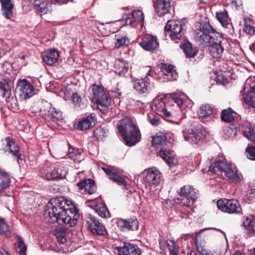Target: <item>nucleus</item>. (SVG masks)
<instances>
[{
    "label": "nucleus",
    "mask_w": 255,
    "mask_h": 255,
    "mask_svg": "<svg viewBox=\"0 0 255 255\" xmlns=\"http://www.w3.org/2000/svg\"><path fill=\"white\" fill-rule=\"evenodd\" d=\"M188 97L183 93H173L169 99L156 97L152 102L151 110L162 117H176L185 107L191 106Z\"/></svg>",
    "instance_id": "nucleus-1"
},
{
    "label": "nucleus",
    "mask_w": 255,
    "mask_h": 255,
    "mask_svg": "<svg viewBox=\"0 0 255 255\" xmlns=\"http://www.w3.org/2000/svg\"><path fill=\"white\" fill-rule=\"evenodd\" d=\"M72 204L71 200L63 197L51 199L48 204L47 212L49 217L54 218L60 225L72 227L77 224V215H73L69 207Z\"/></svg>",
    "instance_id": "nucleus-2"
},
{
    "label": "nucleus",
    "mask_w": 255,
    "mask_h": 255,
    "mask_svg": "<svg viewBox=\"0 0 255 255\" xmlns=\"http://www.w3.org/2000/svg\"><path fill=\"white\" fill-rule=\"evenodd\" d=\"M117 126L127 145L131 146L138 142L140 139L139 131L133 119L126 117L120 121V124Z\"/></svg>",
    "instance_id": "nucleus-3"
},
{
    "label": "nucleus",
    "mask_w": 255,
    "mask_h": 255,
    "mask_svg": "<svg viewBox=\"0 0 255 255\" xmlns=\"http://www.w3.org/2000/svg\"><path fill=\"white\" fill-rule=\"evenodd\" d=\"M209 171L216 174L220 173L223 178L228 179L235 183L240 181L236 167L226 159L217 160L212 163L209 167Z\"/></svg>",
    "instance_id": "nucleus-4"
},
{
    "label": "nucleus",
    "mask_w": 255,
    "mask_h": 255,
    "mask_svg": "<svg viewBox=\"0 0 255 255\" xmlns=\"http://www.w3.org/2000/svg\"><path fill=\"white\" fill-rule=\"evenodd\" d=\"M179 197L175 199V202L183 206L190 207L197 200V190L190 185H184L178 190Z\"/></svg>",
    "instance_id": "nucleus-5"
},
{
    "label": "nucleus",
    "mask_w": 255,
    "mask_h": 255,
    "mask_svg": "<svg viewBox=\"0 0 255 255\" xmlns=\"http://www.w3.org/2000/svg\"><path fill=\"white\" fill-rule=\"evenodd\" d=\"M146 188L150 192L157 189L162 182L161 173L155 168H149L144 171Z\"/></svg>",
    "instance_id": "nucleus-6"
},
{
    "label": "nucleus",
    "mask_w": 255,
    "mask_h": 255,
    "mask_svg": "<svg viewBox=\"0 0 255 255\" xmlns=\"http://www.w3.org/2000/svg\"><path fill=\"white\" fill-rule=\"evenodd\" d=\"M182 25L178 20H168L165 26L166 36H168L171 39L178 42L182 37Z\"/></svg>",
    "instance_id": "nucleus-7"
},
{
    "label": "nucleus",
    "mask_w": 255,
    "mask_h": 255,
    "mask_svg": "<svg viewBox=\"0 0 255 255\" xmlns=\"http://www.w3.org/2000/svg\"><path fill=\"white\" fill-rule=\"evenodd\" d=\"M93 102L100 107H107L110 105L111 98L108 96L104 90L103 87L97 85H93Z\"/></svg>",
    "instance_id": "nucleus-8"
},
{
    "label": "nucleus",
    "mask_w": 255,
    "mask_h": 255,
    "mask_svg": "<svg viewBox=\"0 0 255 255\" xmlns=\"http://www.w3.org/2000/svg\"><path fill=\"white\" fill-rule=\"evenodd\" d=\"M219 209L228 213L238 214L241 212V208L239 201L235 199H220L217 202Z\"/></svg>",
    "instance_id": "nucleus-9"
},
{
    "label": "nucleus",
    "mask_w": 255,
    "mask_h": 255,
    "mask_svg": "<svg viewBox=\"0 0 255 255\" xmlns=\"http://www.w3.org/2000/svg\"><path fill=\"white\" fill-rule=\"evenodd\" d=\"M184 139L189 142L197 144L198 142L202 140L206 135L205 129L201 127H199L195 130L190 129H186L182 131Z\"/></svg>",
    "instance_id": "nucleus-10"
},
{
    "label": "nucleus",
    "mask_w": 255,
    "mask_h": 255,
    "mask_svg": "<svg viewBox=\"0 0 255 255\" xmlns=\"http://www.w3.org/2000/svg\"><path fill=\"white\" fill-rule=\"evenodd\" d=\"M67 170L61 165L51 166L45 172V178L48 180H54L65 177Z\"/></svg>",
    "instance_id": "nucleus-11"
},
{
    "label": "nucleus",
    "mask_w": 255,
    "mask_h": 255,
    "mask_svg": "<svg viewBox=\"0 0 255 255\" xmlns=\"http://www.w3.org/2000/svg\"><path fill=\"white\" fill-rule=\"evenodd\" d=\"M17 89L19 91L20 96L22 98L27 99L32 97L34 94V88L26 79H19L17 82Z\"/></svg>",
    "instance_id": "nucleus-12"
},
{
    "label": "nucleus",
    "mask_w": 255,
    "mask_h": 255,
    "mask_svg": "<svg viewBox=\"0 0 255 255\" xmlns=\"http://www.w3.org/2000/svg\"><path fill=\"white\" fill-rule=\"evenodd\" d=\"M88 227L93 234L105 235L107 231L103 225L94 216H90L87 220Z\"/></svg>",
    "instance_id": "nucleus-13"
},
{
    "label": "nucleus",
    "mask_w": 255,
    "mask_h": 255,
    "mask_svg": "<svg viewBox=\"0 0 255 255\" xmlns=\"http://www.w3.org/2000/svg\"><path fill=\"white\" fill-rule=\"evenodd\" d=\"M116 255H140V250L135 245L126 243L122 247H116L114 249Z\"/></svg>",
    "instance_id": "nucleus-14"
},
{
    "label": "nucleus",
    "mask_w": 255,
    "mask_h": 255,
    "mask_svg": "<svg viewBox=\"0 0 255 255\" xmlns=\"http://www.w3.org/2000/svg\"><path fill=\"white\" fill-rule=\"evenodd\" d=\"M139 43L144 50L148 51L155 50L158 46L156 37L149 34L144 35Z\"/></svg>",
    "instance_id": "nucleus-15"
},
{
    "label": "nucleus",
    "mask_w": 255,
    "mask_h": 255,
    "mask_svg": "<svg viewBox=\"0 0 255 255\" xmlns=\"http://www.w3.org/2000/svg\"><path fill=\"white\" fill-rule=\"evenodd\" d=\"M195 31L194 38L199 45H206L207 40V24L206 22H200Z\"/></svg>",
    "instance_id": "nucleus-16"
},
{
    "label": "nucleus",
    "mask_w": 255,
    "mask_h": 255,
    "mask_svg": "<svg viewBox=\"0 0 255 255\" xmlns=\"http://www.w3.org/2000/svg\"><path fill=\"white\" fill-rule=\"evenodd\" d=\"M97 122L96 115L91 114L85 118L80 120L75 126L77 129L80 130H84L95 126Z\"/></svg>",
    "instance_id": "nucleus-17"
},
{
    "label": "nucleus",
    "mask_w": 255,
    "mask_h": 255,
    "mask_svg": "<svg viewBox=\"0 0 255 255\" xmlns=\"http://www.w3.org/2000/svg\"><path fill=\"white\" fill-rule=\"evenodd\" d=\"M150 71H149L144 79H137L134 81L133 88L138 93H145L149 90L150 88V80L147 77L150 75Z\"/></svg>",
    "instance_id": "nucleus-18"
},
{
    "label": "nucleus",
    "mask_w": 255,
    "mask_h": 255,
    "mask_svg": "<svg viewBox=\"0 0 255 255\" xmlns=\"http://www.w3.org/2000/svg\"><path fill=\"white\" fill-rule=\"evenodd\" d=\"M206 229L201 230L196 235V245L197 250L202 255H207V234L204 233Z\"/></svg>",
    "instance_id": "nucleus-19"
},
{
    "label": "nucleus",
    "mask_w": 255,
    "mask_h": 255,
    "mask_svg": "<svg viewBox=\"0 0 255 255\" xmlns=\"http://www.w3.org/2000/svg\"><path fill=\"white\" fill-rule=\"evenodd\" d=\"M13 83L9 78H4L0 81V94L8 101L11 96Z\"/></svg>",
    "instance_id": "nucleus-20"
},
{
    "label": "nucleus",
    "mask_w": 255,
    "mask_h": 255,
    "mask_svg": "<svg viewBox=\"0 0 255 255\" xmlns=\"http://www.w3.org/2000/svg\"><path fill=\"white\" fill-rule=\"evenodd\" d=\"M161 71L165 75L164 79L166 80H174L177 79L178 74L173 65L161 63L158 65Z\"/></svg>",
    "instance_id": "nucleus-21"
},
{
    "label": "nucleus",
    "mask_w": 255,
    "mask_h": 255,
    "mask_svg": "<svg viewBox=\"0 0 255 255\" xmlns=\"http://www.w3.org/2000/svg\"><path fill=\"white\" fill-rule=\"evenodd\" d=\"M79 189L83 194L91 195L96 191V186L94 181L90 179H84L77 183Z\"/></svg>",
    "instance_id": "nucleus-22"
},
{
    "label": "nucleus",
    "mask_w": 255,
    "mask_h": 255,
    "mask_svg": "<svg viewBox=\"0 0 255 255\" xmlns=\"http://www.w3.org/2000/svg\"><path fill=\"white\" fill-rule=\"evenodd\" d=\"M250 80L248 79L245 83V87L243 94V98L244 102L249 106L252 107L254 101L252 100L254 93L255 92V84L252 87L250 85Z\"/></svg>",
    "instance_id": "nucleus-23"
},
{
    "label": "nucleus",
    "mask_w": 255,
    "mask_h": 255,
    "mask_svg": "<svg viewBox=\"0 0 255 255\" xmlns=\"http://www.w3.org/2000/svg\"><path fill=\"white\" fill-rule=\"evenodd\" d=\"M102 169L105 171L110 179L120 184L126 186L127 181L124 178L119 175V170L117 171L114 167H102Z\"/></svg>",
    "instance_id": "nucleus-24"
},
{
    "label": "nucleus",
    "mask_w": 255,
    "mask_h": 255,
    "mask_svg": "<svg viewBox=\"0 0 255 255\" xmlns=\"http://www.w3.org/2000/svg\"><path fill=\"white\" fill-rule=\"evenodd\" d=\"M158 155L168 164L169 166L175 165L177 164V159L174 152L170 150L161 148Z\"/></svg>",
    "instance_id": "nucleus-25"
},
{
    "label": "nucleus",
    "mask_w": 255,
    "mask_h": 255,
    "mask_svg": "<svg viewBox=\"0 0 255 255\" xmlns=\"http://www.w3.org/2000/svg\"><path fill=\"white\" fill-rule=\"evenodd\" d=\"M2 15L6 19H10L13 15L14 4L12 0H0Z\"/></svg>",
    "instance_id": "nucleus-26"
},
{
    "label": "nucleus",
    "mask_w": 255,
    "mask_h": 255,
    "mask_svg": "<svg viewBox=\"0 0 255 255\" xmlns=\"http://www.w3.org/2000/svg\"><path fill=\"white\" fill-rule=\"evenodd\" d=\"M171 0H156L154 3V8L159 15L169 12L170 8Z\"/></svg>",
    "instance_id": "nucleus-27"
},
{
    "label": "nucleus",
    "mask_w": 255,
    "mask_h": 255,
    "mask_svg": "<svg viewBox=\"0 0 255 255\" xmlns=\"http://www.w3.org/2000/svg\"><path fill=\"white\" fill-rule=\"evenodd\" d=\"M59 57V53L54 49H50L42 54L43 61L49 65H52L56 63L58 60Z\"/></svg>",
    "instance_id": "nucleus-28"
},
{
    "label": "nucleus",
    "mask_w": 255,
    "mask_h": 255,
    "mask_svg": "<svg viewBox=\"0 0 255 255\" xmlns=\"http://www.w3.org/2000/svg\"><path fill=\"white\" fill-rule=\"evenodd\" d=\"M4 144H5V151L11 153L13 155L18 158L20 156L19 147L17 144L11 140L9 137H6L3 140Z\"/></svg>",
    "instance_id": "nucleus-29"
},
{
    "label": "nucleus",
    "mask_w": 255,
    "mask_h": 255,
    "mask_svg": "<svg viewBox=\"0 0 255 255\" xmlns=\"http://www.w3.org/2000/svg\"><path fill=\"white\" fill-rule=\"evenodd\" d=\"M255 127L254 124L246 123L241 128L244 136L253 142H255Z\"/></svg>",
    "instance_id": "nucleus-30"
},
{
    "label": "nucleus",
    "mask_w": 255,
    "mask_h": 255,
    "mask_svg": "<svg viewBox=\"0 0 255 255\" xmlns=\"http://www.w3.org/2000/svg\"><path fill=\"white\" fill-rule=\"evenodd\" d=\"M208 51L210 54L214 58H219L221 57L223 48L221 45V43L208 44Z\"/></svg>",
    "instance_id": "nucleus-31"
},
{
    "label": "nucleus",
    "mask_w": 255,
    "mask_h": 255,
    "mask_svg": "<svg viewBox=\"0 0 255 255\" xmlns=\"http://www.w3.org/2000/svg\"><path fill=\"white\" fill-rule=\"evenodd\" d=\"M221 34L214 29L208 22V44L221 43Z\"/></svg>",
    "instance_id": "nucleus-32"
},
{
    "label": "nucleus",
    "mask_w": 255,
    "mask_h": 255,
    "mask_svg": "<svg viewBox=\"0 0 255 255\" xmlns=\"http://www.w3.org/2000/svg\"><path fill=\"white\" fill-rule=\"evenodd\" d=\"M128 63L123 60L117 59L115 62V73L120 75L123 76L128 71Z\"/></svg>",
    "instance_id": "nucleus-33"
},
{
    "label": "nucleus",
    "mask_w": 255,
    "mask_h": 255,
    "mask_svg": "<svg viewBox=\"0 0 255 255\" xmlns=\"http://www.w3.org/2000/svg\"><path fill=\"white\" fill-rule=\"evenodd\" d=\"M115 47L119 48L123 46L128 45L129 39L125 32H119L115 35Z\"/></svg>",
    "instance_id": "nucleus-34"
},
{
    "label": "nucleus",
    "mask_w": 255,
    "mask_h": 255,
    "mask_svg": "<svg viewBox=\"0 0 255 255\" xmlns=\"http://www.w3.org/2000/svg\"><path fill=\"white\" fill-rule=\"evenodd\" d=\"M243 224L250 235L255 236V220L246 217L243 220Z\"/></svg>",
    "instance_id": "nucleus-35"
},
{
    "label": "nucleus",
    "mask_w": 255,
    "mask_h": 255,
    "mask_svg": "<svg viewBox=\"0 0 255 255\" xmlns=\"http://www.w3.org/2000/svg\"><path fill=\"white\" fill-rule=\"evenodd\" d=\"M216 17L224 27H227L229 24L230 19L226 10L216 12Z\"/></svg>",
    "instance_id": "nucleus-36"
},
{
    "label": "nucleus",
    "mask_w": 255,
    "mask_h": 255,
    "mask_svg": "<svg viewBox=\"0 0 255 255\" xmlns=\"http://www.w3.org/2000/svg\"><path fill=\"white\" fill-rule=\"evenodd\" d=\"M89 205L91 206L92 207V209L95 210V211L101 217L105 218L110 217V214L106 207L103 206L99 207L98 203L96 202L95 203V204L93 206H92L91 205Z\"/></svg>",
    "instance_id": "nucleus-37"
},
{
    "label": "nucleus",
    "mask_w": 255,
    "mask_h": 255,
    "mask_svg": "<svg viewBox=\"0 0 255 255\" xmlns=\"http://www.w3.org/2000/svg\"><path fill=\"white\" fill-rule=\"evenodd\" d=\"M235 114L236 113L230 108L224 110L221 113L222 120L227 123L232 122L234 120Z\"/></svg>",
    "instance_id": "nucleus-38"
},
{
    "label": "nucleus",
    "mask_w": 255,
    "mask_h": 255,
    "mask_svg": "<svg viewBox=\"0 0 255 255\" xmlns=\"http://www.w3.org/2000/svg\"><path fill=\"white\" fill-rule=\"evenodd\" d=\"M10 182L9 176L5 172L0 169V191L8 187Z\"/></svg>",
    "instance_id": "nucleus-39"
},
{
    "label": "nucleus",
    "mask_w": 255,
    "mask_h": 255,
    "mask_svg": "<svg viewBox=\"0 0 255 255\" xmlns=\"http://www.w3.org/2000/svg\"><path fill=\"white\" fill-rule=\"evenodd\" d=\"M183 49L187 58L194 57L197 51L196 49L193 48L192 44L189 42L184 43L183 45Z\"/></svg>",
    "instance_id": "nucleus-40"
},
{
    "label": "nucleus",
    "mask_w": 255,
    "mask_h": 255,
    "mask_svg": "<svg viewBox=\"0 0 255 255\" xmlns=\"http://www.w3.org/2000/svg\"><path fill=\"white\" fill-rule=\"evenodd\" d=\"M167 246L168 248L170 255H180L179 249L176 243L172 240H168L166 242Z\"/></svg>",
    "instance_id": "nucleus-41"
},
{
    "label": "nucleus",
    "mask_w": 255,
    "mask_h": 255,
    "mask_svg": "<svg viewBox=\"0 0 255 255\" xmlns=\"http://www.w3.org/2000/svg\"><path fill=\"white\" fill-rule=\"evenodd\" d=\"M82 153L83 150L81 149L73 150V152H69L68 156L75 162H80L83 159V157L82 156Z\"/></svg>",
    "instance_id": "nucleus-42"
},
{
    "label": "nucleus",
    "mask_w": 255,
    "mask_h": 255,
    "mask_svg": "<svg viewBox=\"0 0 255 255\" xmlns=\"http://www.w3.org/2000/svg\"><path fill=\"white\" fill-rule=\"evenodd\" d=\"M48 116L54 122H59L62 120V113L55 108L50 109Z\"/></svg>",
    "instance_id": "nucleus-43"
},
{
    "label": "nucleus",
    "mask_w": 255,
    "mask_h": 255,
    "mask_svg": "<svg viewBox=\"0 0 255 255\" xmlns=\"http://www.w3.org/2000/svg\"><path fill=\"white\" fill-rule=\"evenodd\" d=\"M237 132V130L233 126L225 127L224 129V133L228 138L234 137Z\"/></svg>",
    "instance_id": "nucleus-44"
},
{
    "label": "nucleus",
    "mask_w": 255,
    "mask_h": 255,
    "mask_svg": "<svg viewBox=\"0 0 255 255\" xmlns=\"http://www.w3.org/2000/svg\"><path fill=\"white\" fill-rule=\"evenodd\" d=\"M152 142V145L154 146L163 145L166 142L165 137L163 135L154 136L153 137Z\"/></svg>",
    "instance_id": "nucleus-45"
},
{
    "label": "nucleus",
    "mask_w": 255,
    "mask_h": 255,
    "mask_svg": "<svg viewBox=\"0 0 255 255\" xmlns=\"http://www.w3.org/2000/svg\"><path fill=\"white\" fill-rule=\"evenodd\" d=\"M139 227L138 222L136 219H130L128 220L127 231L137 230Z\"/></svg>",
    "instance_id": "nucleus-46"
},
{
    "label": "nucleus",
    "mask_w": 255,
    "mask_h": 255,
    "mask_svg": "<svg viewBox=\"0 0 255 255\" xmlns=\"http://www.w3.org/2000/svg\"><path fill=\"white\" fill-rule=\"evenodd\" d=\"M199 118L203 120H206L207 117V106L206 104L202 105L198 112Z\"/></svg>",
    "instance_id": "nucleus-47"
},
{
    "label": "nucleus",
    "mask_w": 255,
    "mask_h": 255,
    "mask_svg": "<svg viewBox=\"0 0 255 255\" xmlns=\"http://www.w3.org/2000/svg\"><path fill=\"white\" fill-rule=\"evenodd\" d=\"M18 248L19 249L18 251L19 255H25L27 250V247L23 240L19 238L18 241Z\"/></svg>",
    "instance_id": "nucleus-48"
},
{
    "label": "nucleus",
    "mask_w": 255,
    "mask_h": 255,
    "mask_svg": "<svg viewBox=\"0 0 255 255\" xmlns=\"http://www.w3.org/2000/svg\"><path fill=\"white\" fill-rule=\"evenodd\" d=\"M132 15L135 21H142L144 19V15L141 10H133Z\"/></svg>",
    "instance_id": "nucleus-49"
},
{
    "label": "nucleus",
    "mask_w": 255,
    "mask_h": 255,
    "mask_svg": "<svg viewBox=\"0 0 255 255\" xmlns=\"http://www.w3.org/2000/svg\"><path fill=\"white\" fill-rule=\"evenodd\" d=\"M247 157L251 160H255V146L248 147L246 150Z\"/></svg>",
    "instance_id": "nucleus-50"
},
{
    "label": "nucleus",
    "mask_w": 255,
    "mask_h": 255,
    "mask_svg": "<svg viewBox=\"0 0 255 255\" xmlns=\"http://www.w3.org/2000/svg\"><path fill=\"white\" fill-rule=\"evenodd\" d=\"M65 233L62 230H57L55 233V235L57 239L58 242L61 244H64L67 240L65 237Z\"/></svg>",
    "instance_id": "nucleus-51"
},
{
    "label": "nucleus",
    "mask_w": 255,
    "mask_h": 255,
    "mask_svg": "<svg viewBox=\"0 0 255 255\" xmlns=\"http://www.w3.org/2000/svg\"><path fill=\"white\" fill-rule=\"evenodd\" d=\"M116 223L119 228L122 231H127L128 220L118 219L117 220Z\"/></svg>",
    "instance_id": "nucleus-52"
},
{
    "label": "nucleus",
    "mask_w": 255,
    "mask_h": 255,
    "mask_svg": "<svg viewBox=\"0 0 255 255\" xmlns=\"http://www.w3.org/2000/svg\"><path fill=\"white\" fill-rule=\"evenodd\" d=\"M9 230V227L4 222L0 219V234H7Z\"/></svg>",
    "instance_id": "nucleus-53"
},
{
    "label": "nucleus",
    "mask_w": 255,
    "mask_h": 255,
    "mask_svg": "<svg viewBox=\"0 0 255 255\" xmlns=\"http://www.w3.org/2000/svg\"><path fill=\"white\" fill-rule=\"evenodd\" d=\"M147 119L149 122L154 126H157L159 124V120L152 114L148 115Z\"/></svg>",
    "instance_id": "nucleus-54"
},
{
    "label": "nucleus",
    "mask_w": 255,
    "mask_h": 255,
    "mask_svg": "<svg viewBox=\"0 0 255 255\" xmlns=\"http://www.w3.org/2000/svg\"><path fill=\"white\" fill-rule=\"evenodd\" d=\"M244 31L247 34L253 35L255 32V27L249 24H246L244 28Z\"/></svg>",
    "instance_id": "nucleus-55"
},
{
    "label": "nucleus",
    "mask_w": 255,
    "mask_h": 255,
    "mask_svg": "<svg viewBox=\"0 0 255 255\" xmlns=\"http://www.w3.org/2000/svg\"><path fill=\"white\" fill-rule=\"evenodd\" d=\"M106 132L105 129L102 127H100L96 129L94 131V134L99 138L101 136H105L106 135Z\"/></svg>",
    "instance_id": "nucleus-56"
},
{
    "label": "nucleus",
    "mask_w": 255,
    "mask_h": 255,
    "mask_svg": "<svg viewBox=\"0 0 255 255\" xmlns=\"http://www.w3.org/2000/svg\"><path fill=\"white\" fill-rule=\"evenodd\" d=\"M48 4L45 2H41L39 4V10L43 14H45L48 11Z\"/></svg>",
    "instance_id": "nucleus-57"
},
{
    "label": "nucleus",
    "mask_w": 255,
    "mask_h": 255,
    "mask_svg": "<svg viewBox=\"0 0 255 255\" xmlns=\"http://www.w3.org/2000/svg\"><path fill=\"white\" fill-rule=\"evenodd\" d=\"M247 199L250 201H254L255 200V189H251L249 190L247 195Z\"/></svg>",
    "instance_id": "nucleus-58"
},
{
    "label": "nucleus",
    "mask_w": 255,
    "mask_h": 255,
    "mask_svg": "<svg viewBox=\"0 0 255 255\" xmlns=\"http://www.w3.org/2000/svg\"><path fill=\"white\" fill-rule=\"evenodd\" d=\"M72 99L76 106H79V103L81 101V99L76 93L72 94Z\"/></svg>",
    "instance_id": "nucleus-59"
},
{
    "label": "nucleus",
    "mask_w": 255,
    "mask_h": 255,
    "mask_svg": "<svg viewBox=\"0 0 255 255\" xmlns=\"http://www.w3.org/2000/svg\"><path fill=\"white\" fill-rule=\"evenodd\" d=\"M71 0H52L53 3H59L60 4H63L67 3L68 1H71Z\"/></svg>",
    "instance_id": "nucleus-60"
},
{
    "label": "nucleus",
    "mask_w": 255,
    "mask_h": 255,
    "mask_svg": "<svg viewBox=\"0 0 255 255\" xmlns=\"http://www.w3.org/2000/svg\"><path fill=\"white\" fill-rule=\"evenodd\" d=\"M215 75L214 76H211L210 78L211 79H213L214 81H220V77H221V76L218 75V73L215 72V73H214Z\"/></svg>",
    "instance_id": "nucleus-61"
},
{
    "label": "nucleus",
    "mask_w": 255,
    "mask_h": 255,
    "mask_svg": "<svg viewBox=\"0 0 255 255\" xmlns=\"http://www.w3.org/2000/svg\"><path fill=\"white\" fill-rule=\"evenodd\" d=\"M95 202L97 203V201L95 200L89 201L87 202V204L88 207H90L92 208V207L91 206H89V205L93 206V205H94Z\"/></svg>",
    "instance_id": "nucleus-62"
},
{
    "label": "nucleus",
    "mask_w": 255,
    "mask_h": 255,
    "mask_svg": "<svg viewBox=\"0 0 255 255\" xmlns=\"http://www.w3.org/2000/svg\"><path fill=\"white\" fill-rule=\"evenodd\" d=\"M133 22V20H131V18H126V24H132Z\"/></svg>",
    "instance_id": "nucleus-63"
},
{
    "label": "nucleus",
    "mask_w": 255,
    "mask_h": 255,
    "mask_svg": "<svg viewBox=\"0 0 255 255\" xmlns=\"http://www.w3.org/2000/svg\"><path fill=\"white\" fill-rule=\"evenodd\" d=\"M250 255H255V248L250 250Z\"/></svg>",
    "instance_id": "nucleus-64"
}]
</instances>
